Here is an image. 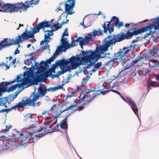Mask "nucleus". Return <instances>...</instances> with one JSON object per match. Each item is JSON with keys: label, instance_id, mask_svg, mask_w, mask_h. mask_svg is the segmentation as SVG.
Segmentation results:
<instances>
[{"label": "nucleus", "instance_id": "1", "mask_svg": "<svg viewBox=\"0 0 159 159\" xmlns=\"http://www.w3.org/2000/svg\"><path fill=\"white\" fill-rule=\"evenodd\" d=\"M107 38L104 40V43L102 45L97 47L96 50L94 51L93 50L87 51L85 52L83 50L82 51V53L83 54V57L81 58V61H80L82 64V63L86 64L89 62L90 63L88 64L87 66H85L86 69H88L92 66L95 64V62L97 61L98 59H95L96 57L97 58H104L106 57V52L108 50V47L107 50H104V45L106 44V39Z\"/></svg>", "mask_w": 159, "mask_h": 159}, {"label": "nucleus", "instance_id": "2", "mask_svg": "<svg viewBox=\"0 0 159 159\" xmlns=\"http://www.w3.org/2000/svg\"><path fill=\"white\" fill-rule=\"evenodd\" d=\"M50 21H47L45 20L36 25L33 28V31L32 32L28 31L27 32L26 30L25 32L21 35H18V38L15 39L14 42L15 41V42L14 43H16L18 45L20 43L23 41V39L26 40L30 38H33L34 37V34L39 32L40 29H43V30L45 27H49L50 25Z\"/></svg>", "mask_w": 159, "mask_h": 159}, {"label": "nucleus", "instance_id": "3", "mask_svg": "<svg viewBox=\"0 0 159 159\" xmlns=\"http://www.w3.org/2000/svg\"><path fill=\"white\" fill-rule=\"evenodd\" d=\"M38 93H33L32 99L30 98H23L27 106L34 107L38 104L39 102H36L40 97L44 96L46 93V90L42 86H40L37 89Z\"/></svg>", "mask_w": 159, "mask_h": 159}, {"label": "nucleus", "instance_id": "4", "mask_svg": "<svg viewBox=\"0 0 159 159\" xmlns=\"http://www.w3.org/2000/svg\"><path fill=\"white\" fill-rule=\"evenodd\" d=\"M123 25V23L122 22H120L117 17L116 16H113L109 21L105 22L102 25V27L103 29L104 33L107 34L108 31L110 34H111L114 31V26L118 29H120Z\"/></svg>", "mask_w": 159, "mask_h": 159}, {"label": "nucleus", "instance_id": "5", "mask_svg": "<svg viewBox=\"0 0 159 159\" xmlns=\"http://www.w3.org/2000/svg\"><path fill=\"white\" fill-rule=\"evenodd\" d=\"M102 93L101 90L99 87H94L93 89H88V91L86 92L82 91L80 93V96L82 94L84 95L81 98V100L83 101L86 98L88 99L86 101V103L89 104Z\"/></svg>", "mask_w": 159, "mask_h": 159}, {"label": "nucleus", "instance_id": "6", "mask_svg": "<svg viewBox=\"0 0 159 159\" xmlns=\"http://www.w3.org/2000/svg\"><path fill=\"white\" fill-rule=\"evenodd\" d=\"M45 69H43L40 70H38L36 73V76L33 79V84L37 85L39 83L43 82V77H47L48 75L52 77V72L50 70L46 71Z\"/></svg>", "mask_w": 159, "mask_h": 159}, {"label": "nucleus", "instance_id": "7", "mask_svg": "<svg viewBox=\"0 0 159 159\" xmlns=\"http://www.w3.org/2000/svg\"><path fill=\"white\" fill-rule=\"evenodd\" d=\"M39 2V0H36L35 2H29V4L25 5V4L21 2L20 3H17L12 4V8L13 12H17L20 11L21 12L22 9L24 10H26L27 9L30 7V5H36Z\"/></svg>", "mask_w": 159, "mask_h": 159}, {"label": "nucleus", "instance_id": "8", "mask_svg": "<svg viewBox=\"0 0 159 159\" xmlns=\"http://www.w3.org/2000/svg\"><path fill=\"white\" fill-rule=\"evenodd\" d=\"M76 0H66L65 3V11L67 12V15H71L75 13L73 11L75 7Z\"/></svg>", "mask_w": 159, "mask_h": 159}, {"label": "nucleus", "instance_id": "9", "mask_svg": "<svg viewBox=\"0 0 159 159\" xmlns=\"http://www.w3.org/2000/svg\"><path fill=\"white\" fill-rule=\"evenodd\" d=\"M80 59V57L78 56L77 57L76 56H72V58L70 63L71 65L70 66L66 68L67 71L70 72L71 70L76 69L79 66L81 65L80 62H79Z\"/></svg>", "mask_w": 159, "mask_h": 159}, {"label": "nucleus", "instance_id": "10", "mask_svg": "<svg viewBox=\"0 0 159 159\" xmlns=\"http://www.w3.org/2000/svg\"><path fill=\"white\" fill-rule=\"evenodd\" d=\"M15 39H12L10 40V39L7 38L4 39L0 42V51L2 50L3 48H6L7 47L11 46L12 44H15V42H14Z\"/></svg>", "mask_w": 159, "mask_h": 159}, {"label": "nucleus", "instance_id": "11", "mask_svg": "<svg viewBox=\"0 0 159 159\" xmlns=\"http://www.w3.org/2000/svg\"><path fill=\"white\" fill-rule=\"evenodd\" d=\"M25 107H27L24 100L22 99L21 102L17 103L16 105L9 109H4L5 112L6 113H8L10 111H11L12 110H16L17 109H22Z\"/></svg>", "mask_w": 159, "mask_h": 159}, {"label": "nucleus", "instance_id": "12", "mask_svg": "<svg viewBox=\"0 0 159 159\" xmlns=\"http://www.w3.org/2000/svg\"><path fill=\"white\" fill-rule=\"evenodd\" d=\"M123 51L122 49H120L117 53H114V57L116 60H120L122 62L125 63L126 62L127 59L123 53Z\"/></svg>", "mask_w": 159, "mask_h": 159}, {"label": "nucleus", "instance_id": "13", "mask_svg": "<svg viewBox=\"0 0 159 159\" xmlns=\"http://www.w3.org/2000/svg\"><path fill=\"white\" fill-rule=\"evenodd\" d=\"M66 38H61V42L62 43V47H60L59 48V49L62 50V48H64V51H65L66 49L69 48L71 46L74 47L77 46V44L76 43H74V44L73 43V42L71 43V45L70 44L68 43L67 41H66Z\"/></svg>", "mask_w": 159, "mask_h": 159}, {"label": "nucleus", "instance_id": "14", "mask_svg": "<svg viewBox=\"0 0 159 159\" xmlns=\"http://www.w3.org/2000/svg\"><path fill=\"white\" fill-rule=\"evenodd\" d=\"M29 134L25 131H23L20 134L19 137L17 138L18 139H21V144L23 145L25 144L28 143L29 141L28 137Z\"/></svg>", "mask_w": 159, "mask_h": 159}, {"label": "nucleus", "instance_id": "15", "mask_svg": "<svg viewBox=\"0 0 159 159\" xmlns=\"http://www.w3.org/2000/svg\"><path fill=\"white\" fill-rule=\"evenodd\" d=\"M143 59V57L141 56H139L138 58H136L134 60H133L130 63L129 61L127 60L126 62L124 63L123 65L124 66H125V67L123 70H122L120 72L121 73L122 71L124 70H125L127 68H130L135 64L138 61H139L140 60Z\"/></svg>", "mask_w": 159, "mask_h": 159}, {"label": "nucleus", "instance_id": "16", "mask_svg": "<svg viewBox=\"0 0 159 159\" xmlns=\"http://www.w3.org/2000/svg\"><path fill=\"white\" fill-rule=\"evenodd\" d=\"M3 8H5L4 10H2L0 9V11L4 12H8L11 13L13 12L12 4L9 3H3Z\"/></svg>", "mask_w": 159, "mask_h": 159}, {"label": "nucleus", "instance_id": "17", "mask_svg": "<svg viewBox=\"0 0 159 159\" xmlns=\"http://www.w3.org/2000/svg\"><path fill=\"white\" fill-rule=\"evenodd\" d=\"M16 89V85H13L9 87L5 86L2 88H0V96H1L3 93L6 92H12Z\"/></svg>", "mask_w": 159, "mask_h": 159}, {"label": "nucleus", "instance_id": "18", "mask_svg": "<svg viewBox=\"0 0 159 159\" xmlns=\"http://www.w3.org/2000/svg\"><path fill=\"white\" fill-rule=\"evenodd\" d=\"M127 101L128 102L131 107L132 109L134 112L135 114L138 116L139 115L138 112V109L137 107V106L135 102L132 100V99L130 98H127Z\"/></svg>", "mask_w": 159, "mask_h": 159}, {"label": "nucleus", "instance_id": "19", "mask_svg": "<svg viewBox=\"0 0 159 159\" xmlns=\"http://www.w3.org/2000/svg\"><path fill=\"white\" fill-rule=\"evenodd\" d=\"M59 125L58 124L56 125L55 127H54V125L52 127L50 128V129L51 128V129H48L47 130H45L44 133H41L40 134H38L36 135V136L39 138H40L48 133H52L54 131H57L58 130Z\"/></svg>", "mask_w": 159, "mask_h": 159}, {"label": "nucleus", "instance_id": "20", "mask_svg": "<svg viewBox=\"0 0 159 159\" xmlns=\"http://www.w3.org/2000/svg\"><path fill=\"white\" fill-rule=\"evenodd\" d=\"M72 58V56L70 58L67 59L66 60L63 59L61 60H59L57 62V65L59 66L61 68V67H65L66 66L71 62Z\"/></svg>", "mask_w": 159, "mask_h": 159}, {"label": "nucleus", "instance_id": "21", "mask_svg": "<svg viewBox=\"0 0 159 159\" xmlns=\"http://www.w3.org/2000/svg\"><path fill=\"white\" fill-rule=\"evenodd\" d=\"M30 82V80L28 77H25L23 79L21 83L18 84L17 83L15 84L14 85H16V88H20L22 86L28 84Z\"/></svg>", "mask_w": 159, "mask_h": 159}, {"label": "nucleus", "instance_id": "22", "mask_svg": "<svg viewBox=\"0 0 159 159\" xmlns=\"http://www.w3.org/2000/svg\"><path fill=\"white\" fill-rule=\"evenodd\" d=\"M44 32H47L48 33L47 34H44V39H47L49 40L50 39V40L51 39V37H49L50 36H52L53 34V32L55 31L53 29H52L51 30H43Z\"/></svg>", "mask_w": 159, "mask_h": 159}, {"label": "nucleus", "instance_id": "23", "mask_svg": "<svg viewBox=\"0 0 159 159\" xmlns=\"http://www.w3.org/2000/svg\"><path fill=\"white\" fill-rule=\"evenodd\" d=\"M34 124H32L29 126V128H34L31 131V134H34L41 131L42 130L44 129V127H41L40 129H38L37 127H35Z\"/></svg>", "mask_w": 159, "mask_h": 159}, {"label": "nucleus", "instance_id": "24", "mask_svg": "<svg viewBox=\"0 0 159 159\" xmlns=\"http://www.w3.org/2000/svg\"><path fill=\"white\" fill-rule=\"evenodd\" d=\"M132 48L131 46L124 47L122 50H123V53L125 57L127 55L129 54L131 52Z\"/></svg>", "mask_w": 159, "mask_h": 159}, {"label": "nucleus", "instance_id": "25", "mask_svg": "<svg viewBox=\"0 0 159 159\" xmlns=\"http://www.w3.org/2000/svg\"><path fill=\"white\" fill-rule=\"evenodd\" d=\"M5 127V129H2L0 131V133L1 134L5 135L8 133L9 130L12 127V125H6Z\"/></svg>", "mask_w": 159, "mask_h": 159}, {"label": "nucleus", "instance_id": "26", "mask_svg": "<svg viewBox=\"0 0 159 159\" xmlns=\"http://www.w3.org/2000/svg\"><path fill=\"white\" fill-rule=\"evenodd\" d=\"M59 125H60V127L61 129H64V131L66 133L67 132L68 125L66 122L64 120H62Z\"/></svg>", "mask_w": 159, "mask_h": 159}, {"label": "nucleus", "instance_id": "27", "mask_svg": "<svg viewBox=\"0 0 159 159\" xmlns=\"http://www.w3.org/2000/svg\"><path fill=\"white\" fill-rule=\"evenodd\" d=\"M155 55L154 47L152 48V49L150 50L148 52L147 57L151 58Z\"/></svg>", "mask_w": 159, "mask_h": 159}, {"label": "nucleus", "instance_id": "28", "mask_svg": "<svg viewBox=\"0 0 159 159\" xmlns=\"http://www.w3.org/2000/svg\"><path fill=\"white\" fill-rule=\"evenodd\" d=\"M7 102V98H0V106H4L5 107H7L6 103Z\"/></svg>", "mask_w": 159, "mask_h": 159}, {"label": "nucleus", "instance_id": "29", "mask_svg": "<svg viewBox=\"0 0 159 159\" xmlns=\"http://www.w3.org/2000/svg\"><path fill=\"white\" fill-rule=\"evenodd\" d=\"M75 41L79 42L80 45H81L82 46V45H84V44L86 43L85 39L81 37H80L77 38Z\"/></svg>", "mask_w": 159, "mask_h": 159}, {"label": "nucleus", "instance_id": "30", "mask_svg": "<svg viewBox=\"0 0 159 159\" xmlns=\"http://www.w3.org/2000/svg\"><path fill=\"white\" fill-rule=\"evenodd\" d=\"M7 98V102L9 104L10 103L14 101V99L16 98L14 95L13 94H11L8 96Z\"/></svg>", "mask_w": 159, "mask_h": 159}, {"label": "nucleus", "instance_id": "31", "mask_svg": "<svg viewBox=\"0 0 159 159\" xmlns=\"http://www.w3.org/2000/svg\"><path fill=\"white\" fill-rule=\"evenodd\" d=\"M92 37V34H89L88 35L86 36L85 37V38L84 39L86 43H88L90 41H91Z\"/></svg>", "mask_w": 159, "mask_h": 159}, {"label": "nucleus", "instance_id": "32", "mask_svg": "<svg viewBox=\"0 0 159 159\" xmlns=\"http://www.w3.org/2000/svg\"><path fill=\"white\" fill-rule=\"evenodd\" d=\"M60 114L59 113H57L54 116L53 118L52 119H51L50 120H49L48 122V125H49L50 124V123L54 120L55 119H56L58 117H59L60 115Z\"/></svg>", "mask_w": 159, "mask_h": 159}, {"label": "nucleus", "instance_id": "33", "mask_svg": "<svg viewBox=\"0 0 159 159\" xmlns=\"http://www.w3.org/2000/svg\"><path fill=\"white\" fill-rule=\"evenodd\" d=\"M116 60L114 57L113 59L110 60L109 61H108L107 63V66L112 65L115 63V61Z\"/></svg>", "mask_w": 159, "mask_h": 159}, {"label": "nucleus", "instance_id": "34", "mask_svg": "<svg viewBox=\"0 0 159 159\" xmlns=\"http://www.w3.org/2000/svg\"><path fill=\"white\" fill-rule=\"evenodd\" d=\"M116 83H114L113 84V85L111 87V91L114 92V93H115L117 94H118L119 95H120V93L118 91H116V90H114V89H113V88L115 86H116Z\"/></svg>", "mask_w": 159, "mask_h": 159}, {"label": "nucleus", "instance_id": "35", "mask_svg": "<svg viewBox=\"0 0 159 159\" xmlns=\"http://www.w3.org/2000/svg\"><path fill=\"white\" fill-rule=\"evenodd\" d=\"M61 49H59L58 50L57 49L55 52L53 54L52 56L51 57H53L54 58V59H55L56 58L57 55L61 52Z\"/></svg>", "mask_w": 159, "mask_h": 159}, {"label": "nucleus", "instance_id": "36", "mask_svg": "<svg viewBox=\"0 0 159 159\" xmlns=\"http://www.w3.org/2000/svg\"><path fill=\"white\" fill-rule=\"evenodd\" d=\"M48 61H47L46 60L45 62L44 61V66H40L39 67L43 68V69H45V70H46L47 67H48V64H49V63H48Z\"/></svg>", "mask_w": 159, "mask_h": 159}, {"label": "nucleus", "instance_id": "37", "mask_svg": "<svg viewBox=\"0 0 159 159\" xmlns=\"http://www.w3.org/2000/svg\"><path fill=\"white\" fill-rule=\"evenodd\" d=\"M101 62H98L95 64L94 68H96V69H97L98 70L100 69V68L101 67Z\"/></svg>", "mask_w": 159, "mask_h": 159}, {"label": "nucleus", "instance_id": "38", "mask_svg": "<svg viewBox=\"0 0 159 159\" xmlns=\"http://www.w3.org/2000/svg\"><path fill=\"white\" fill-rule=\"evenodd\" d=\"M62 74V72L61 71H58L57 74L55 75H52V78L53 79L55 77H58L60 75Z\"/></svg>", "mask_w": 159, "mask_h": 159}, {"label": "nucleus", "instance_id": "39", "mask_svg": "<svg viewBox=\"0 0 159 159\" xmlns=\"http://www.w3.org/2000/svg\"><path fill=\"white\" fill-rule=\"evenodd\" d=\"M16 82V80L15 79L12 81H10L8 82H5V84L6 86L9 85L11 84L14 83Z\"/></svg>", "mask_w": 159, "mask_h": 159}, {"label": "nucleus", "instance_id": "40", "mask_svg": "<svg viewBox=\"0 0 159 159\" xmlns=\"http://www.w3.org/2000/svg\"><path fill=\"white\" fill-rule=\"evenodd\" d=\"M50 41V40L45 39L44 38V40H42L40 42V45H42L44 44V42H45L46 43H48Z\"/></svg>", "mask_w": 159, "mask_h": 159}, {"label": "nucleus", "instance_id": "41", "mask_svg": "<svg viewBox=\"0 0 159 159\" xmlns=\"http://www.w3.org/2000/svg\"><path fill=\"white\" fill-rule=\"evenodd\" d=\"M76 107L77 108L75 110V111H80L82 110L84 108V107L82 106H78Z\"/></svg>", "mask_w": 159, "mask_h": 159}, {"label": "nucleus", "instance_id": "42", "mask_svg": "<svg viewBox=\"0 0 159 159\" xmlns=\"http://www.w3.org/2000/svg\"><path fill=\"white\" fill-rule=\"evenodd\" d=\"M67 28H66L64 30L63 34H62V37L61 38H64V36H68V34L67 31Z\"/></svg>", "mask_w": 159, "mask_h": 159}, {"label": "nucleus", "instance_id": "43", "mask_svg": "<svg viewBox=\"0 0 159 159\" xmlns=\"http://www.w3.org/2000/svg\"><path fill=\"white\" fill-rule=\"evenodd\" d=\"M87 82V79L84 78L83 80L81 82L82 84L81 85V86H85L86 84V83Z\"/></svg>", "mask_w": 159, "mask_h": 159}, {"label": "nucleus", "instance_id": "44", "mask_svg": "<svg viewBox=\"0 0 159 159\" xmlns=\"http://www.w3.org/2000/svg\"><path fill=\"white\" fill-rule=\"evenodd\" d=\"M155 55L159 57V48H157L156 47H154Z\"/></svg>", "mask_w": 159, "mask_h": 159}, {"label": "nucleus", "instance_id": "45", "mask_svg": "<svg viewBox=\"0 0 159 159\" xmlns=\"http://www.w3.org/2000/svg\"><path fill=\"white\" fill-rule=\"evenodd\" d=\"M17 44L18 46V48H17L15 50L14 52V55H16L17 54H19V53L20 52V51L18 50V48L20 47V46L19 45V44H18V45Z\"/></svg>", "mask_w": 159, "mask_h": 159}, {"label": "nucleus", "instance_id": "46", "mask_svg": "<svg viewBox=\"0 0 159 159\" xmlns=\"http://www.w3.org/2000/svg\"><path fill=\"white\" fill-rule=\"evenodd\" d=\"M0 65L1 66H3L6 67V70H7L9 68V66H8L6 64L3 63L2 64H0Z\"/></svg>", "mask_w": 159, "mask_h": 159}, {"label": "nucleus", "instance_id": "47", "mask_svg": "<svg viewBox=\"0 0 159 159\" xmlns=\"http://www.w3.org/2000/svg\"><path fill=\"white\" fill-rule=\"evenodd\" d=\"M54 59V58L53 57H51L49 59L47 60L48 61V63H50L51 62L53 61Z\"/></svg>", "mask_w": 159, "mask_h": 159}, {"label": "nucleus", "instance_id": "48", "mask_svg": "<svg viewBox=\"0 0 159 159\" xmlns=\"http://www.w3.org/2000/svg\"><path fill=\"white\" fill-rule=\"evenodd\" d=\"M22 90L19 89L15 92V94L13 95L16 98L17 97L18 95L21 91Z\"/></svg>", "mask_w": 159, "mask_h": 159}, {"label": "nucleus", "instance_id": "49", "mask_svg": "<svg viewBox=\"0 0 159 159\" xmlns=\"http://www.w3.org/2000/svg\"><path fill=\"white\" fill-rule=\"evenodd\" d=\"M31 114H27L25 115V117L26 119H31L32 118L31 117Z\"/></svg>", "mask_w": 159, "mask_h": 159}, {"label": "nucleus", "instance_id": "50", "mask_svg": "<svg viewBox=\"0 0 159 159\" xmlns=\"http://www.w3.org/2000/svg\"><path fill=\"white\" fill-rule=\"evenodd\" d=\"M98 31L96 30H93V36L94 37H95V36L98 35Z\"/></svg>", "mask_w": 159, "mask_h": 159}, {"label": "nucleus", "instance_id": "51", "mask_svg": "<svg viewBox=\"0 0 159 159\" xmlns=\"http://www.w3.org/2000/svg\"><path fill=\"white\" fill-rule=\"evenodd\" d=\"M149 61L151 62L152 63H159V61L156 59H150Z\"/></svg>", "mask_w": 159, "mask_h": 159}, {"label": "nucleus", "instance_id": "52", "mask_svg": "<svg viewBox=\"0 0 159 159\" xmlns=\"http://www.w3.org/2000/svg\"><path fill=\"white\" fill-rule=\"evenodd\" d=\"M157 84V83L154 81H151L150 82V85L153 86V87H156L155 86V84Z\"/></svg>", "mask_w": 159, "mask_h": 159}, {"label": "nucleus", "instance_id": "53", "mask_svg": "<svg viewBox=\"0 0 159 159\" xmlns=\"http://www.w3.org/2000/svg\"><path fill=\"white\" fill-rule=\"evenodd\" d=\"M61 71L62 72V74L67 71V70H66V68H65V67H63V68H62V67H61Z\"/></svg>", "mask_w": 159, "mask_h": 159}, {"label": "nucleus", "instance_id": "54", "mask_svg": "<svg viewBox=\"0 0 159 159\" xmlns=\"http://www.w3.org/2000/svg\"><path fill=\"white\" fill-rule=\"evenodd\" d=\"M53 26L56 28V30H57L59 26V24L58 23L56 24H53Z\"/></svg>", "mask_w": 159, "mask_h": 159}, {"label": "nucleus", "instance_id": "55", "mask_svg": "<svg viewBox=\"0 0 159 159\" xmlns=\"http://www.w3.org/2000/svg\"><path fill=\"white\" fill-rule=\"evenodd\" d=\"M55 119L56 120H55V121H54L53 123L51 126H49V128H51V127H52L54 125H56L57 123V120L56 119Z\"/></svg>", "mask_w": 159, "mask_h": 159}, {"label": "nucleus", "instance_id": "56", "mask_svg": "<svg viewBox=\"0 0 159 159\" xmlns=\"http://www.w3.org/2000/svg\"><path fill=\"white\" fill-rule=\"evenodd\" d=\"M56 107V105L55 104H54L53 105L52 107L49 110V111H52Z\"/></svg>", "mask_w": 159, "mask_h": 159}, {"label": "nucleus", "instance_id": "57", "mask_svg": "<svg viewBox=\"0 0 159 159\" xmlns=\"http://www.w3.org/2000/svg\"><path fill=\"white\" fill-rule=\"evenodd\" d=\"M83 87V86H81V85L80 86H78L76 89V91H78L79 90H80L82 89Z\"/></svg>", "mask_w": 159, "mask_h": 159}, {"label": "nucleus", "instance_id": "58", "mask_svg": "<svg viewBox=\"0 0 159 159\" xmlns=\"http://www.w3.org/2000/svg\"><path fill=\"white\" fill-rule=\"evenodd\" d=\"M77 105L76 103H74V104H71L69 106V107L70 108V109L72 108V107H74L76 106Z\"/></svg>", "mask_w": 159, "mask_h": 159}, {"label": "nucleus", "instance_id": "59", "mask_svg": "<svg viewBox=\"0 0 159 159\" xmlns=\"http://www.w3.org/2000/svg\"><path fill=\"white\" fill-rule=\"evenodd\" d=\"M99 31H98V35H102L103 34L102 32V30H100L99 29Z\"/></svg>", "mask_w": 159, "mask_h": 159}, {"label": "nucleus", "instance_id": "60", "mask_svg": "<svg viewBox=\"0 0 159 159\" xmlns=\"http://www.w3.org/2000/svg\"><path fill=\"white\" fill-rule=\"evenodd\" d=\"M61 10L62 11H63V10L60 8V6L58 7H57V9L56 10V11H57V12H58V11Z\"/></svg>", "mask_w": 159, "mask_h": 159}, {"label": "nucleus", "instance_id": "61", "mask_svg": "<svg viewBox=\"0 0 159 159\" xmlns=\"http://www.w3.org/2000/svg\"><path fill=\"white\" fill-rule=\"evenodd\" d=\"M50 88H51V91L52 92H54L57 90V88L56 87H54L52 88L50 87Z\"/></svg>", "mask_w": 159, "mask_h": 159}, {"label": "nucleus", "instance_id": "62", "mask_svg": "<svg viewBox=\"0 0 159 159\" xmlns=\"http://www.w3.org/2000/svg\"><path fill=\"white\" fill-rule=\"evenodd\" d=\"M46 114H47L48 115L50 114L48 111H44L42 112V114L43 115H44Z\"/></svg>", "mask_w": 159, "mask_h": 159}, {"label": "nucleus", "instance_id": "63", "mask_svg": "<svg viewBox=\"0 0 159 159\" xmlns=\"http://www.w3.org/2000/svg\"><path fill=\"white\" fill-rule=\"evenodd\" d=\"M4 85V82H2L1 83H0V88H3V87H4V86H3V85Z\"/></svg>", "mask_w": 159, "mask_h": 159}, {"label": "nucleus", "instance_id": "64", "mask_svg": "<svg viewBox=\"0 0 159 159\" xmlns=\"http://www.w3.org/2000/svg\"><path fill=\"white\" fill-rule=\"evenodd\" d=\"M155 77L157 80L159 81V74L155 75Z\"/></svg>", "mask_w": 159, "mask_h": 159}]
</instances>
